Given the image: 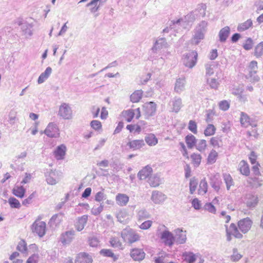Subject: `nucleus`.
Wrapping results in <instances>:
<instances>
[{
  "label": "nucleus",
  "mask_w": 263,
  "mask_h": 263,
  "mask_svg": "<svg viewBox=\"0 0 263 263\" xmlns=\"http://www.w3.org/2000/svg\"><path fill=\"white\" fill-rule=\"evenodd\" d=\"M258 64L255 61H251L248 65L246 69L245 78L251 83L258 82L260 80L257 75Z\"/></svg>",
  "instance_id": "obj_1"
},
{
  "label": "nucleus",
  "mask_w": 263,
  "mask_h": 263,
  "mask_svg": "<svg viewBox=\"0 0 263 263\" xmlns=\"http://www.w3.org/2000/svg\"><path fill=\"white\" fill-rule=\"evenodd\" d=\"M121 236L124 241L129 245L138 241L140 238L139 235L132 229H124Z\"/></svg>",
  "instance_id": "obj_2"
},
{
  "label": "nucleus",
  "mask_w": 263,
  "mask_h": 263,
  "mask_svg": "<svg viewBox=\"0 0 263 263\" xmlns=\"http://www.w3.org/2000/svg\"><path fill=\"white\" fill-rule=\"evenodd\" d=\"M58 116L65 120H70L72 118V110L68 103H63L59 106Z\"/></svg>",
  "instance_id": "obj_3"
},
{
  "label": "nucleus",
  "mask_w": 263,
  "mask_h": 263,
  "mask_svg": "<svg viewBox=\"0 0 263 263\" xmlns=\"http://www.w3.org/2000/svg\"><path fill=\"white\" fill-rule=\"evenodd\" d=\"M46 224L45 222L36 219L31 226V230L33 233L37 234L39 237H43L46 233Z\"/></svg>",
  "instance_id": "obj_4"
},
{
  "label": "nucleus",
  "mask_w": 263,
  "mask_h": 263,
  "mask_svg": "<svg viewBox=\"0 0 263 263\" xmlns=\"http://www.w3.org/2000/svg\"><path fill=\"white\" fill-rule=\"evenodd\" d=\"M260 165L259 163L253 164L252 167V176L249 178V182L251 185H260L259 177L261 176L260 172Z\"/></svg>",
  "instance_id": "obj_5"
},
{
  "label": "nucleus",
  "mask_w": 263,
  "mask_h": 263,
  "mask_svg": "<svg viewBox=\"0 0 263 263\" xmlns=\"http://www.w3.org/2000/svg\"><path fill=\"white\" fill-rule=\"evenodd\" d=\"M122 118L127 122L132 121L135 116L136 119H138L141 117V112L140 108H137L135 110L134 109H128L123 110L121 112Z\"/></svg>",
  "instance_id": "obj_6"
},
{
  "label": "nucleus",
  "mask_w": 263,
  "mask_h": 263,
  "mask_svg": "<svg viewBox=\"0 0 263 263\" xmlns=\"http://www.w3.org/2000/svg\"><path fill=\"white\" fill-rule=\"evenodd\" d=\"M28 252L32 254L28 258L26 263H37L39 258L38 255L39 249L37 245L35 243L30 245Z\"/></svg>",
  "instance_id": "obj_7"
},
{
  "label": "nucleus",
  "mask_w": 263,
  "mask_h": 263,
  "mask_svg": "<svg viewBox=\"0 0 263 263\" xmlns=\"http://www.w3.org/2000/svg\"><path fill=\"white\" fill-rule=\"evenodd\" d=\"M241 125L245 128L251 126L252 127H256L257 123L253 121L250 116L244 112H241L240 117Z\"/></svg>",
  "instance_id": "obj_8"
},
{
  "label": "nucleus",
  "mask_w": 263,
  "mask_h": 263,
  "mask_svg": "<svg viewBox=\"0 0 263 263\" xmlns=\"http://www.w3.org/2000/svg\"><path fill=\"white\" fill-rule=\"evenodd\" d=\"M198 54L197 52L193 51L187 54L184 58V64L189 68L193 67L197 62Z\"/></svg>",
  "instance_id": "obj_9"
},
{
  "label": "nucleus",
  "mask_w": 263,
  "mask_h": 263,
  "mask_svg": "<svg viewBox=\"0 0 263 263\" xmlns=\"http://www.w3.org/2000/svg\"><path fill=\"white\" fill-rule=\"evenodd\" d=\"M119 233L114 232L109 239V243L111 247L120 250L123 249V245L120 239Z\"/></svg>",
  "instance_id": "obj_10"
},
{
  "label": "nucleus",
  "mask_w": 263,
  "mask_h": 263,
  "mask_svg": "<svg viewBox=\"0 0 263 263\" xmlns=\"http://www.w3.org/2000/svg\"><path fill=\"white\" fill-rule=\"evenodd\" d=\"M44 133L49 137H58L60 136V130L57 125L49 123L44 130Z\"/></svg>",
  "instance_id": "obj_11"
},
{
  "label": "nucleus",
  "mask_w": 263,
  "mask_h": 263,
  "mask_svg": "<svg viewBox=\"0 0 263 263\" xmlns=\"http://www.w3.org/2000/svg\"><path fill=\"white\" fill-rule=\"evenodd\" d=\"M93 259L92 256L86 252L78 253L75 258V263H92Z\"/></svg>",
  "instance_id": "obj_12"
},
{
  "label": "nucleus",
  "mask_w": 263,
  "mask_h": 263,
  "mask_svg": "<svg viewBox=\"0 0 263 263\" xmlns=\"http://www.w3.org/2000/svg\"><path fill=\"white\" fill-rule=\"evenodd\" d=\"M252 221L248 218L239 220L238 222V227L239 230L243 233H247L252 227Z\"/></svg>",
  "instance_id": "obj_13"
},
{
  "label": "nucleus",
  "mask_w": 263,
  "mask_h": 263,
  "mask_svg": "<svg viewBox=\"0 0 263 263\" xmlns=\"http://www.w3.org/2000/svg\"><path fill=\"white\" fill-rule=\"evenodd\" d=\"M126 145L132 150L137 151L144 146L145 143L143 139L130 140L127 143Z\"/></svg>",
  "instance_id": "obj_14"
},
{
  "label": "nucleus",
  "mask_w": 263,
  "mask_h": 263,
  "mask_svg": "<svg viewBox=\"0 0 263 263\" xmlns=\"http://www.w3.org/2000/svg\"><path fill=\"white\" fill-rule=\"evenodd\" d=\"M152 168L148 165L143 167L138 173V177L140 180L148 179L153 173Z\"/></svg>",
  "instance_id": "obj_15"
},
{
  "label": "nucleus",
  "mask_w": 263,
  "mask_h": 263,
  "mask_svg": "<svg viewBox=\"0 0 263 263\" xmlns=\"http://www.w3.org/2000/svg\"><path fill=\"white\" fill-rule=\"evenodd\" d=\"M66 147L64 144L58 146L53 152V155L57 160L64 159L66 152Z\"/></svg>",
  "instance_id": "obj_16"
},
{
  "label": "nucleus",
  "mask_w": 263,
  "mask_h": 263,
  "mask_svg": "<svg viewBox=\"0 0 263 263\" xmlns=\"http://www.w3.org/2000/svg\"><path fill=\"white\" fill-rule=\"evenodd\" d=\"M184 260L189 263H203L200 257L191 252H186L183 254Z\"/></svg>",
  "instance_id": "obj_17"
},
{
  "label": "nucleus",
  "mask_w": 263,
  "mask_h": 263,
  "mask_svg": "<svg viewBox=\"0 0 263 263\" xmlns=\"http://www.w3.org/2000/svg\"><path fill=\"white\" fill-rule=\"evenodd\" d=\"M130 256L135 260H142L144 258L145 253L141 249L134 248L130 251Z\"/></svg>",
  "instance_id": "obj_18"
},
{
  "label": "nucleus",
  "mask_w": 263,
  "mask_h": 263,
  "mask_svg": "<svg viewBox=\"0 0 263 263\" xmlns=\"http://www.w3.org/2000/svg\"><path fill=\"white\" fill-rule=\"evenodd\" d=\"M59 176V174L56 170H50L46 177L47 183L51 185L55 184Z\"/></svg>",
  "instance_id": "obj_19"
},
{
  "label": "nucleus",
  "mask_w": 263,
  "mask_h": 263,
  "mask_svg": "<svg viewBox=\"0 0 263 263\" xmlns=\"http://www.w3.org/2000/svg\"><path fill=\"white\" fill-rule=\"evenodd\" d=\"M129 200V197L125 194L118 193L116 196V203L120 206L126 205Z\"/></svg>",
  "instance_id": "obj_20"
},
{
  "label": "nucleus",
  "mask_w": 263,
  "mask_h": 263,
  "mask_svg": "<svg viewBox=\"0 0 263 263\" xmlns=\"http://www.w3.org/2000/svg\"><path fill=\"white\" fill-rule=\"evenodd\" d=\"M238 170L240 173L243 175L248 176L250 174L249 165L245 160H242L239 162Z\"/></svg>",
  "instance_id": "obj_21"
},
{
  "label": "nucleus",
  "mask_w": 263,
  "mask_h": 263,
  "mask_svg": "<svg viewBox=\"0 0 263 263\" xmlns=\"http://www.w3.org/2000/svg\"><path fill=\"white\" fill-rule=\"evenodd\" d=\"M152 200L156 204L162 203L166 199L165 195L158 191H154L152 193Z\"/></svg>",
  "instance_id": "obj_22"
},
{
  "label": "nucleus",
  "mask_w": 263,
  "mask_h": 263,
  "mask_svg": "<svg viewBox=\"0 0 263 263\" xmlns=\"http://www.w3.org/2000/svg\"><path fill=\"white\" fill-rule=\"evenodd\" d=\"M161 239L163 240V242L165 245L168 246H172L174 241V237L173 234L167 231H164L162 233Z\"/></svg>",
  "instance_id": "obj_23"
},
{
  "label": "nucleus",
  "mask_w": 263,
  "mask_h": 263,
  "mask_svg": "<svg viewBox=\"0 0 263 263\" xmlns=\"http://www.w3.org/2000/svg\"><path fill=\"white\" fill-rule=\"evenodd\" d=\"M143 108L146 114L152 116L156 111V104L153 102H147L143 105Z\"/></svg>",
  "instance_id": "obj_24"
},
{
  "label": "nucleus",
  "mask_w": 263,
  "mask_h": 263,
  "mask_svg": "<svg viewBox=\"0 0 263 263\" xmlns=\"http://www.w3.org/2000/svg\"><path fill=\"white\" fill-rule=\"evenodd\" d=\"M198 139L192 134H188L185 137V142L189 148L192 149L195 147Z\"/></svg>",
  "instance_id": "obj_25"
},
{
  "label": "nucleus",
  "mask_w": 263,
  "mask_h": 263,
  "mask_svg": "<svg viewBox=\"0 0 263 263\" xmlns=\"http://www.w3.org/2000/svg\"><path fill=\"white\" fill-rule=\"evenodd\" d=\"M176 239L179 243H183L186 239V231L182 229H177L175 231Z\"/></svg>",
  "instance_id": "obj_26"
},
{
  "label": "nucleus",
  "mask_w": 263,
  "mask_h": 263,
  "mask_svg": "<svg viewBox=\"0 0 263 263\" xmlns=\"http://www.w3.org/2000/svg\"><path fill=\"white\" fill-rule=\"evenodd\" d=\"M189 158L191 159V163L194 166L198 167L201 164L202 158L200 154L194 152L189 156Z\"/></svg>",
  "instance_id": "obj_27"
},
{
  "label": "nucleus",
  "mask_w": 263,
  "mask_h": 263,
  "mask_svg": "<svg viewBox=\"0 0 263 263\" xmlns=\"http://www.w3.org/2000/svg\"><path fill=\"white\" fill-rule=\"evenodd\" d=\"M12 192L16 197L23 198L25 196L26 189L22 185H16L13 188Z\"/></svg>",
  "instance_id": "obj_28"
},
{
  "label": "nucleus",
  "mask_w": 263,
  "mask_h": 263,
  "mask_svg": "<svg viewBox=\"0 0 263 263\" xmlns=\"http://www.w3.org/2000/svg\"><path fill=\"white\" fill-rule=\"evenodd\" d=\"M258 197L256 196L249 194L246 196V204L249 208L255 207L258 203Z\"/></svg>",
  "instance_id": "obj_29"
},
{
  "label": "nucleus",
  "mask_w": 263,
  "mask_h": 263,
  "mask_svg": "<svg viewBox=\"0 0 263 263\" xmlns=\"http://www.w3.org/2000/svg\"><path fill=\"white\" fill-rule=\"evenodd\" d=\"M208 184L205 178H203L200 181L199 187L197 191L198 194L203 195L208 192Z\"/></svg>",
  "instance_id": "obj_30"
},
{
  "label": "nucleus",
  "mask_w": 263,
  "mask_h": 263,
  "mask_svg": "<svg viewBox=\"0 0 263 263\" xmlns=\"http://www.w3.org/2000/svg\"><path fill=\"white\" fill-rule=\"evenodd\" d=\"M87 220H88V216L87 215H83L81 217H79L78 219V221H77V222L76 223V225L77 230H78L79 231L82 230L84 229L85 224H86Z\"/></svg>",
  "instance_id": "obj_31"
},
{
  "label": "nucleus",
  "mask_w": 263,
  "mask_h": 263,
  "mask_svg": "<svg viewBox=\"0 0 263 263\" xmlns=\"http://www.w3.org/2000/svg\"><path fill=\"white\" fill-rule=\"evenodd\" d=\"M147 182L151 187H156L161 184V179L159 176L156 174L149 177Z\"/></svg>",
  "instance_id": "obj_32"
},
{
  "label": "nucleus",
  "mask_w": 263,
  "mask_h": 263,
  "mask_svg": "<svg viewBox=\"0 0 263 263\" xmlns=\"http://www.w3.org/2000/svg\"><path fill=\"white\" fill-rule=\"evenodd\" d=\"M228 233L230 235H233L237 238H241L242 237V235L239 232L236 226L234 223L230 224Z\"/></svg>",
  "instance_id": "obj_33"
},
{
  "label": "nucleus",
  "mask_w": 263,
  "mask_h": 263,
  "mask_svg": "<svg viewBox=\"0 0 263 263\" xmlns=\"http://www.w3.org/2000/svg\"><path fill=\"white\" fill-rule=\"evenodd\" d=\"M185 80L184 78H179L176 80L174 89L176 92L179 93L181 92L184 88Z\"/></svg>",
  "instance_id": "obj_34"
},
{
  "label": "nucleus",
  "mask_w": 263,
  "mask_h": 263,
  "mask_svg": "<svg viewBox=\"0 0 263 263\" xmlns=\"http://www.w3.org/2000/svg\"><path fill=\"white\" fill-rule=\"evenodd\" d=\"M146 143L151 146L156 145L158 142V140L156 136L153 134H149L145 137Z\"/></svg>",
  "instance_id": "obj_35"
},
{
  "label": "nucleus",
  "mask_w": 263,
  "mask_h": 263,
  "mask_svg": "<svg viewBox=\"0 0 263 263\" xmlns=\"http://www.w3.org/2000/svg\"><path fill=\"white\" fill-rule=\"evenodd\" d=\"M230 29L228 26L222 28L219 33V40L221 42H225L229 36Z\"/></svg>",
  "instance_id": "obj_36"
},
{
  "label": "nucleus",
  "mask_w": 263,
  "mask_h": 263,
  "mask_svg": "<svg viewBox=\"0 0 263 263\" xmlns=\"http://www.w3.org/2000/svg\"><path fill=\"white\" fill-rule=\"evenodd\" d=\"M100 253L101 255L105 257H111L114 261H116L118 259V257L116 255L114 254L112 251L111 249H102Z\"/></svg>",
  "instance_id": "obj_37"
},
{
  "label": "nucleus",
  "mask_w": 263,
  "mask_h": 263,
  "mask_svg": "<svg viewBox=\"0 0 263 263\" xmlns=\"http://www.w3.org/2000/svg\"><path fill=\"white\" fill-rule=\"evenodd\" d=\"M52 72V69L51 67H47L45 71L41 73L39 76L37 80V82L39 84L43 83L49 77Z\"/></svg>",
  "instance_id": "obj_38"
},
{
  "label": "nucleus",
  "mask_w": 263,
  "mask_h": 263,
  "mask_svg": "<svg viewBox=\"0 0 263 263\" xmlns=\"http://www.w3.org/2000/svg\"><path fill=\"white\" fill-rule=\"evenodd\" d=\"M252 25V21L251 19H249L246 22L239 24L237 27V30L239 31H243L251 27Z\"/></svg>",
  "instance_id": "obj_39"
},
{
  "label": "nucleus",
  "mask_w": 263,
  "mask_h": 263,
  "mask_svg": "<svg viewBox=\"0 0 263 263\" xmlns=\"http://www.w3.org/2000/svg\"><path fill=\"white\" fill-rule=\"evenodd\" d=\"M216 130V127L212 124H209L204 130V135L205 137L213 136Z\"/></svg>",
  "instance_id": "obj_40"
},
{
  "label": "nucleus",
  "mask_w": 263,
  "mask_h": 263,
  "mask_svg": "<svg viewBox=\"0 0 263 263\" xmlns=\"http://www.w3.org/2000/svg\"><path fill=\"white\" fill-rule=\"evenodd\" d=\"M218 156V153L214 149H212L208 155L207 158V163L208 164L214 163Z\"/></svg>",
  "instance_id": "obj_41"
},
{
  "label": "nucleus",
  "mask_w": 263,
  "mask_h": 263,
  "mask_svg": "<svg viewBox=\"0 0 263 263\" xmlns=\"http://www.w3.org/2000/svg\"><path fill=\"white\" fill-rule=\"evenodd\" d=\"M195 147L197 151L200 152H204L207 148V142L204 139L198 140Z\"/></svg>",
  "instance_id": "obj_42"
},
{
  "label": "nucleus",
  "mask_w": 263,
  "mask_h": 263,
  "mask_svg": "<svg viewBox=\"0 0 263 263\" xmlns=\"http://www.w3.org/2000/svg\"><path fill=\"white\" fill-rule=\"evenodd\" d=\"M198 184V180L196 177H194L190 179L189 183V189L191 194H193L195 193L197 190Z\"/></svg>",
  "instance_id": "obj_43"
},
{
  "label": "nucleus",
  "mask_w": 263,
  "mask_h": 263,
  "mask_svg": "<svg viewBox=\"0 0 263 263\" xmlns=\"http://www.w3.org/2000/svg\"><path fill=\"white\" fill-rule=\"evenodd\" d=\"M143 92L141 90H136L130 95V100L133 103H137L141 99Z\"/></svg>",
  "instance_id": "obj_44"
},
{
  "label": "nucleus",
  "mask_w": 263,
  "mask_h": 263,
  "mask_svg": "<svg viewBox=\"0 0 263 263\" xmlns=\"http://www.w3.org/2000/svg\"><path fill=\"white\" fill-rule=\"evenodd\" d=\"M73 234L71 232H66L63 234L61 237V242L63 244H66L70 242L72 239Z\"/></svg>",
  "instance_id": "obj_45"
},
{
  "label": "nucleus",
  "mask_w": 263,
  "mask_h": 263,
  "mask_svg": "<svg viewBox=\"0 0 263 263\" xmlns=\"http://www.w3.org/2000/svg\"><path fill=\"white\" fill-rule=\"evenodd\" d=\"M8 203L10 206L13 209H20L21 207V204L19 200L13 197L8 199Z\"/></svg>",
  "instance_id": "obj_46"
},
{
  "label": "nucleus",
  "mask_w": 263,
  "mask_h": 263,
  "mask_svg": "<svg viewBox=\"0 0 263 263\" xmlns=\"http://www.w3.org/2000/svg\"><path fill=\"white\" fill-rule=\"evenodd\" d=\"M16 249L21 252L28 253L27 243L24 239L18 242Z\"/></svg>",
  "instance_id": "obj_47"
},
{
  "label": "nucleus",
  "mask_w": 263,
  "mask_h": 263,
  "mask_svg": "<svg viewBox=\"0 0 263 263\" xmlns=\"http://www.w3.org/2000/svg\"><path fill=\"white\" fill-rule=\"evenodd\" d=\"M223 179L227 185L228 190H230V187L234 185V181L232 177L229 174H224L223 175Z\"/></svg>",
  "instance_id": "obj_48"
},
{
  "label": "nucleus",
  "mask_w": 263,
  "mask_h": 263,
  "mask_svg": "<svg viewBox=\"0 0 263 263\" xmlns=\"http://www.w3.org/2000/svg\"><path fill=\"white\" fill-rule=\"evenodd\" d=\"M127 214L125 211H120L117 214V218L120 222H125L127 220Z\"/></svg>",
  "instance_id": "obj_49"
},
{
  "label": "nucleus",
  "mask_w": 263,
  "mask_h": 263,
  "mask_svg": "<svg viewBox=\"0 0 263 263\" xmlns=\"http://www.w3.org/2000/svg\"><path fill=\"white\" fill-rule=\"evenodd\" d=\"M63 215L59 214L53 215L50 219V222L52 224H58L63 220Z\"/></svg>",
  "instance_id": "obj_50"
},
{
  "label": "nucleus",
  "mask_w": 263,
  "mask_h": 263,
  "mask_svg": "<svg viewBox=\"0 0 263 263\" xmlns=\"http://www.w3.org/2000/svg\"><path fill=\"white\" fill-rule=\"evenodd\" d=\"M91 127L95 130H101L102 128V123L99 120H92L90 123Z\"/></svg>",
  "instance_id": "obj_51"
},
{
  "label": "nucleus",
  "mask_w": 263,
  "mask_h": 263,
  "mask_svg": "<svg viewBox=\"0 0 263 263\" xmlns=\"http://www.w3.org/2000/svg\"><path fill=\"white\" fill-rule=\"evenodd\" d=\"M126 129L131 133L135 132L140 133L141 132V126L138 124H128L126 126Z\"/></svg>",
  "instance_id": "obj_52"
},
{
  "label": "nucleus",
  "mask_w": 263,
  "mask_h": 263,
  "mask_svg": "<svg viewBox=\"0 0 263 263\" xmlns=\"http://www.w3.org/2000/svg\"><path fill=\"white\" fill-rule=\"evenodd\" d=\"M188 129L194 134L198 133L197 125L196 122L193 120H190L189 122Z\"/></svg>",
  "instance_id": "obj_53"
},
{
  "label": "nucleus",
  "mask_w": 263,
  "mask_h": 263,
  "mask_svg": "<svg viewBox=\"0 0 263 263\" xmlns=\"http://www.w3.org/2000/svg\"><path fill=\"white\" fill-rule=\"evenodd\" d=\"M254 54L257 57H260L263 54V42L259 43L256 46Z\"/></svg>",
  "instance_id": "obj_54"
},
{
  "label": "nucleus",
  "mask_w": 263,
  "mask_h": 263,
  "mask_svg": "<svg viewBox=\"0 0 263 263\" xmlns=\"http://www.w3.org/2000/svg\"><path fill=\"white\" fill-rule=\"evenodd\" d=\"M208 83L212 89H218L219 83L218 80L215 78H213L208 80Z\"/></svg>",
  "instance_id": "obj_55"
},
{
  "label": "nucleus",
  "mask_w": 263,
  "mask_h": 263,
  "mask_svg": "<svg viewBox=\"0 0 263 263\" xmlns=\"http://www.w3.org/2000/svg\"><path fill=\"white\" fill-rule=\"evenodd\" d=\"M219 107L222 110H227L230 108V103L227 100H223L219 103Z\"/></svg>",
  "instance_id": "obj_56"
},
{
  "label": "nucleus",
  "mask_w": 263,
  "mask_h": 263,
  "mask_svg": "<svg viewBox=\"0 0 263 263\" xmlns=\"http://www.w3.org/2000/svg\"><path fill=\"white\" fill-rule=\"evenodd\" d=\"M253 45V40L251 38L247 39L243 45V47L247 50H250L252 48Z\"/></svg>",
  "instance_id": "obj_57"
},
{
  "label": "nucleus",
  "mask_w": 263,
  "mask_h": 263,
  "mask_svg": "<svg viewBox=\"0 0 263 263\" xmlns=\"http://www.w3.org/2000/svg\"><path fill=\"white\" fill-rule=\"evenodd\" d=\"M243 89L237 87L236 88H234L232 91V94L234 96H238L240 99L243 98L242 92Z\"/></svg>",
  "instance_id": "obj_58"
},
{
  "label": "nucleus",
  "mask_w": 263,
  "mask_h": 263,
  "mask_svg": "<svg viewBox=\"0 0 263 263\" xmlns=\"http://www.w3.org/2000/svg\"><path fill=\"white\" fill-rule=\"evenodd\" d=\"M221 140L217 137H213L210 139V144L213 147H219V142Z\"/></svg>",
  "instance_id": "obj_59"
},
{
  "label": "nucleus",
  "mask_w": 263,
  "mask_h": 263,
  "mask_svg": "<svg viewBox=\"0 0 263 263\" xmlns=\"http://www.w3.org/2000/svg\"><path fill=\"white\" fill-rule=\"evenodd\" d=\"M181 100H176L173 102V111L177 112L179 111L181 108Z\"/></svg>",
  "instance_id": "obj_60"
},
{
  "label": "nucleus",
  "mask_w": 263,
  "mask_h": 263,
  "mask_svg": "<svg viewBox=\"0 0 263 263\" xmlns=\"http://www.w3.org/2000/svg\"><path fill=\"white\" fill-rule=\"evenodd\" d=\"M103 206L100 205L98 206H94L91 209V213L93 215H99L103 210Z\"/></svg>",
  "instance_id": "obj_61"
},
{
  "label": "nucleus",
  "mask_w": 263,
  "mask_h": 263,
  "mask_svg": "<svg viewBox=\"0 0 263 263\" xmlns=\"http://www.w3.org/2000/svg\"><path fill=\"white\" fill-rule=\"evenodd\" d=\"M205 209L208 212L213 214H215L216 209L211 203H207L205 204Z\"/></svg>",
  "instance_id": "obj_62"
},
{
  "label": "nucleus",
  "mask_w": 263,
  "mask_h": 263,
  "mask_svg": "<svg viewBox=\"0 0 263 263\" xmlns=\"http://www.w3.org/2000/svg\"><path fill=\"white\" fill-rule=\"evenodd\" d=\"M153 222L151 220H146L143 222L140 226V228L142 230H147L152 225Z\"/></svg>",
  "instance_id": "obj_63"
},
{
  "label": "nucleus",
  "mask_w": 263,
  "mask_h": 263,
  "mask_svg": "<svg viewBox=\"0 0 263 263\" xmlns=\"http://www.w3.org/2000/svg\"><path fill=\"white\" fill-rule=\"evenodd\" d=\"M89 245L92 247H97L99 245V241L98 238L92 237L88 240Z\"/></svg>",
  "instance_id": "obj_64"
}]
</instances>
